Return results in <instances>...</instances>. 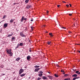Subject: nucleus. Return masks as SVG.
Segmentation results:
<instances>
[{
	"label": "nucleus",
	"instance_id": "obj_1",
	"mask_svg": "<svg viewBox=\"0 0 80 80\" xmlns=\"http://www.w3.org/2000/svg\"><path fill=\"white\" fill-rule=\"evenodd\" d=\"M6 51L8 54H9L10 57H12L13 56V53L12 52V51L7 50Z\"/></svg>",
	"mask_w": 80,
	"mask_h": 80
},
{
	"label": "nucleus",
	"instance_id": "obj_2",
	"mask_svg": "<svg viewBox=\"0 0 80 80\" xmlns=\"http://www.w3.org/2000/svg\"><path fill=\"white\" fill-rule=\"evenodd\" d=\"M27 18H24V16H22L21 20V22H23V20H27Z\"/></svg>",
	"mask_w": 80,
	"mask_h": 80
},
{
	"label": "nucleus",
	"instance_id": "obj_3",
	"mask_svg": "<svg viewBox=\"0 0 80 80\" xmlns=\"http://www.w3.org/2000/svg\"><path fill=\"white\" fill-rule=\"evenodd\" d=\"M23 71H24V70H23V69H20L19 71V74L20 75V74H21L23 72Z\"/></svg>",
	"mask_w": 80,
	"mask_h": 80
},
{
	"label": "nucleus",
	"instance_id": "obj_4",
	"mask_svg": "<svg viewBox=\"0 0 80 80\" xmlns=\"http://www.w3.org/2000/svg\"><path fill=\"white\" fill-rule=\"evenodd\" d=\"M20 35L22 36V37H25V35H24L23 33L22 32L20 33Z\"/></svg>",
	"mask_w": 80,
	"mask_h": 80
},
{
	"label": "nucleus",
	"instance_id": "obj_5",
	"mask_svg": "<svg viewBox=\"0 0 80 80\" xmlns=\"http://www.w3.org/2000/svg\"><path fill=\"white\" fill-rule=\"evenodd\" d=\"M32 8V6L30 5H27V6L26 7V8L28 9V8Z\"/></svg>",
	"mask_w": 80,
	"mask_h": 80
},
{
	"label": "nucleus",
	"instance_id": "obj_6",
	"mask_svg": "<svg viewBox=\"0 0 80 80\" xmlns=\"http://www.w3.org/2000/svg\"><path fill=\"white\" fill-rule=\"evenodd\" d=\"M48 77L50 79H51V80L53 79V77L52 76H48Z\"/></svg>",
	"mask_w": 80,
	"mask_h": 80
},
{
	"label": "nucleus",
	"instance_id": "obj_7",
	"mask_svg": "<svg viewBox=\"0 0 80 80\" xmlns=\"http://www.w3.org/2000/svg\"><path fill=\"white\" fill-rule=\"evenodd\" d=\"M40 69V68H36L34 70V71L35 72H38Z\"/></svg>",
	"mask_w": 80,
	"mask_h": 80
},
{
	"label": "nucleus",
	"instance_id": "obj_8",
	"mask_svg": "<svg viewBox=\"0 0 80 80\" xmlns=\"http://www.w3.org/2000/svg\"><path fill=\"white\" fill-rule=\"evenodd\" d=\"M31 58V57H30V56H28L27 57V60H30V59Z\"/></svg>",
	"mask_w": 80,
	"mask_h": 80
},
{
	"label": "nucleus",
	"instance_id": "obj_9",
	"mask_svg": "<svg viewBox=\"0 0 80 80\" xmlns=\"http://www.w3.org/2000/svg\"><path fill=\"white\" fill-rule=\"evenodd\" d=\"M42 78L44 79V80H46V79H47V78L46 77L42 76Z\"/></svg>",
	"mask_w": 80,
	"mask_h": 80
},
{
	"label": "nucleus",
	"instance_id": "obj_10",
	"mask_svg": "<svg viewBox=\"0 0 80 80\" xmlns=\"http://www.w3.org/2000/svg\"><path fill=\"white\" fill-rule=\"evenodd\" d=\"M78 78H79V77H75L73 78V80H75L76 79H78Z\"/></svg>",
	"mask_w": 80,
	"mask_h": 80
},
{
	"label": "nucleus",
	"instance_id": "obj_11",
	"mask_svg": "<svg viewBox=\"0 0 80 80\" xmlns=\"http://www.w3.org/2000/svg\"><path fill=\"white\" fill-rule=\"evenodd\" d=\"M8 26V24H7V23H5L4 24V26L5 27H7Z\"/></svg>",
	"mask_w": 80,
	"mask_h": 80
},
{
	"label": "nucleus",
	"instance_id": "obj_12",
	"mask_svg": "<svg viewBox=\"0 0 80 80\" xmlns=\"http://www.w3.org/2000/svg\"><path fill=\"white\" fill-rule=\"evenodd\" d=\"M20 60V58L19 57L18 58L16 59V61H18V60Z\"/></svg>",
	"mask_w": 80,
	"mask_h": 80
},
{
	"label": "nucleus",
	"instance_id": "obj_13",
	"mask_svg": "<svg viewBox=\"0 0 80 80\" xmlns=\"http://www.w3.org/2000/svg\"><path fill=\"white\" fill-rule=\"evenodd\" d=\"M77 74H74L72 76V77H77Z\"/></svg>",
	"mask_w": 80,
	"mask_h": 80
},
{
	"label": "nucleus",
	"instance_id": "obj_14",
	"mask_svg": "<svg viewBox=\"0 0 80 80\" xmlns=\"http://www.w3.org/2000/svg\"><path fill=\"white\" fill-rule=\"evenodd\" d=\"M43 76V74L42 73H39L38 74V76H39V77H42Z\"/></svg>",
	"mask_w": 80,
	"mask_h": 80
},
{
	"label": "nucleus",
	"instance_id": "obj_15",
	"mask_svg": "<svg viewBox=\"0 0 80 80\" xmlns=\"http://www.w3.org/2000/svg\"><path fill=\"white\" fill-rule=\"evenodd\" d=\"M52 42H47V44L48 45H50V44H51Z\"/></svg>",
	"mask_w": 80,
	"mask_h": 80
},
{
	"label": "nucleus",
	"instance_id": "obj_16",
	"mask_svg": "<svg viewBox=\"0 0 80 80\" xmlns=\"http://www.w3.org/2000/svg\"><path fill=\"white\" fill-rule=\"evenodd\" d=\"M20 46V44H18L17 45V47H16V48H18V47Z\"/></svg>",
	"mask_w": 80,
	"mask_h": 80
},
{
	"label": "nucleus",
	"instance_id": "obj_17",
	"mask_svg": "<svg viewBox=\"0 0 80 80\" xmlns=\"http://www.w3.org/2000/svg\"><path fill=\"white\" fill-rule=\"evenodd\" d=\"M40 66L36 65L34 66V68H39Z\"/></svg>",
	"mask_w": 80,
	"mask_h": 80
},
{
	"label": "nucleus",
	"instance_id": "obj_18",
	"mask_svg": "<svg viewBox=\"0 0 80 80\" xmlns=\"http://www.w3.org/2000/svg\"><path fill=\"white\" fill-rule=\"evenodd\" d=\"M25 75H26V74H22L20 75V77H23V76H25Z\"/></svg>",
	"mask_w": 80,
	"mask_h": 80
},
{
	"label": "nucleus",
	"instance_id": "obj_19",
	"mask_svg": "<svg viewBox=\"0 0 80 80\" xmlns=\"http://www.w3.org/2000/svg\"><path fill=\"white\" fill-rule=\"evenodd\" d=\"M49 35H51V37H53V35H52V33H51V32H50L49 33Z\"/></svg>",
	"mask_w": 80,
	"mask_h": 80
},
{
	"label": "nucleus",
	"instance_id": "obj_20",
	"mask_svg": "<svg viewBox=\"0 0 80 80\" xmlns=\"http://www.w3.org/2000/svg\"><path fill=\"white\" fill-rule=\"evenodd\" d=\"M13 34H9L8 36V37H11V36H12L13 35Z\"/></svg>",
	"mask_w": 80,
	"mask_h": 80
},
{
	"label": "nucleus",
	"instance_id": "obj_21",
	"mask_svg": "<svg viewBox=\"0 0 80 80\" xmlns=\"http://www.w3.org/2000/svg\"><path fill=\"white\" fill-rule=\"evenodd\" d=\"M19 45H20V46H23V43L22 42H21L20 43Z\"/></svg>",
	"mask_w": 80,
	"mask_h": 80
},
{
	"label": "nucleus",
	"instance_id": "obj_22",
	"mask_svg": "<svg viewBox=\"0 0 80 80\" xmlns=\"http://www.w3.org/2000/svg\"><path fill=\"white\" fill-rule=\"evenodd\" d=\"M29 1V0H26V1H25V2L26 3H28Z\"/></svg>",
	"mask_w": 80,
	"mask_h": 80
},
{
	"label": "nucleus",
	"instance_id": "obj_23",
	"mask_svg": "<svg viewBox=\"0 0 80 80\" xmlns=\"http://www.w3.org/2000/svg\"><path fill=\"white\" fill-rule=\"evenodd\" d=\"M70 80V78H65L64 80Z\"/></svg>",
	"mask_w": 80,
	"mask_h": 80
},
{
	"label": "nucleus",
	"instance_id": "obj_24",
	"mask_svg": "<svg viewBox=\"0 0 80 80\" xmlns=\"http://www.w3.org/2000/svg\"><path fill=\"white\" fill-rule=\"evenodd\" d=\"M15 37H12V40H15Z\"/></svg>",
	"mask_w": 80,
	"mask_h": 80
},
{
	"label": "nucleus",
	"instance_id": "obj_25",
	"mask_svg": "<svg viewBox=\"0 0 80 80\" xmlns=\"http://www.w3.org/2000/svg\"><path fill=\"white\" fill-rule=\"evenodd\" d=\"M31 28L32 30L33 31V27L32 26H31Z\"/></svg>",
	"mask_w": 80,
	"mask_h": 80
},
{
	"label": "nucleus",
	"instance_id": "obj_26",
	"mask_svg": "<svg viewBox=\"0 0 80 80\" xmlns=\"http://www.w3.org/2000/svg\"><path fill=\"white\" fill-rule=\"evenodd\" d=\"M10 23H12L13 22V19H11L10 21Z\"/></svg>",
	"mask_w": 80,
	"mask_h": 80
},
{
	"label": "nucleus",
	"instance_id": "obj_27",
	"mask_svg": "<svg viewBox=\"0 0 80 80\" xmlns=\"http://www.w3.org/2000/svg\"><path fill=\"white\" fill-rule=\"evenodd\" d=\"M33 48H30L29 49V50H33Z\"/></svg>",
	"mask_w": 80,
	"mask_h": 80
},
{
	"label": "nucleus",
	"instance_id": "obj_28",
	"mask_svg": "<svg viewBox=\"0 0 80 80\" xmlns=\"http://www.w3.org/2000/svg\"><path fill=\"white\" fill-rule=\"evenodd\" d=\"M41 79H42V78L39 77H38V80H41Z\"/></svg>",
	"mask_w": 80,
	"mask_h": 80
},
{
	"label": "nucleus",
	"instance_id": "obj_29",
	"mask_svg": "<svg viewBox=\"0 0 80 80\" xmlns=\"http://www.w3.org/2000/svg\"><path fill=\"white\" fill-rule=\"evenodd\" d=\"M79 72V71H77L75 72L76 73H78Z\"/></svg>",
	"mask_w": 80,
	"mask_h": 80
},
{
	"label": "nucleus",
	"instance_id": "obj_30",
	"mask_svg": "<svg viewBox=\"0 0 80 80\" xmlns=\"http://www.w3.org/2000/svg\"><path fill=\"white\" fill-rule=\"evenodd\" d=\"M55 76L56 77H58V76L57 75V74H55Z\"/></svg>",
	"mask_w": 80,
	"mask_h": 80
},
{
	"label": "nucleus",
	"instance_id": "obj_31",
	"mask_svg": "<svg viewBox=\"0 0 80 80\" xmlns=\"http://www.w3.org/2000/svg\"><path fill=\"white\" fill-rule=\"evenodd\" d=\"M31 22H33V19L32 18H31Z\"/></svg>",
	"mask_w": 80,
	"mask_h": 80
},
{
	"label": "nucleus",
	"instance_id": "obj_32",
	"mask_svg": "<svg viewBox=\"0 0 80 80\" xmlns=\"http://www.w3.org/2000/svg\"><path fill=\"white\" fill-rule=\"evenodd\" d=\"M64 70H63L62 69L61 70V72H64Z\"/></svg>",
	"mask_w": 80,
	"mask_h": 80
},
{
	"label": "nucleus",
	"instance_id": "obj_33",
	"mask_svg": "<svg viewBox=\"0 0 80 80\" xmlns=\"http://www.w3.org/2000/svg\"><path fill=\"white\" fill-rule=\"evenodd\" d=\"M39 73H43V72H42V71H41L39 72Z\"/></svg>",
	"mask_w": 80,
	"mask_h": 80
},
{
	"label": "nucleus",
	"instance_id": "obj_34",
	"mask_svg": "<svg viewBox=\"0 0 80 80\" xmlns=\"http://www.w3.org/2000/svg\"><path fill=\"white\" fill-rule=\"evenodd\" d=\"M60 5H57L58 7H60Z\"/></svg>",
	"mask_w": 80,
	"mask_h": 80
},
{
	"label": "nucleus",
	"instance_id": "obj_35",
	"mask_svg": "<svg viewBox=\"0 0 80 80\" xmlns=\"http://www.w3.org/2000/svg\"><path fill=\"white\" fill-rule=\"evenodd\" d=\"M66 6H67V7H69V5H66Z\"/></svg>",
	"mask_w": 80,
	"mask_h": 80
},
{
	"label": "nucleus",
	"instance_id": "obj_36",
	"mask_svg": "<svg viewBox=\"0 0 80 80\" xmlns=\"http://www.w3.org/2000/svg\"><path fill=\"white\" fill-rule=\"evenodd\" d=\"M68 33H72V32L71 31H69Z\"/></svg>",
	"mask_w": 80,
	"mask_h": 80
},
{
	"label": "nucleus",
	"instance_id": "obj_37",
	"mask_svg": "<svg viewBox=\"0 0 80 80\" xmlns=\"http://www.w3.org/2000/svg\"><path fill=\"white\" fill-rule=\"evenodd\" d=\"M69 16H72V14H69Z\"/></svg>",
	"mask_w": 80,
	"mask_h": 80
},
{
	"label": "nucleus",
	"instance_id": "obj_38",
	"mask_svg": "<svg viewBox=\"0 0 80 80\" xmlns=\"http://www.w3.org/2000/svg\"><path fill=\"white\" fill-rule=\"evenodd\" d=\"M3 18H5V16H4L3 17Z\"/></svg>",
	"mask_w": 80,
	"mask_h": 80
},
{
	"label": "nucleus",
	"instance_id": "obj_39",
	"mask_svg": "<svg viewBox=\"0 0 80 80\" xmlns=\"http://www.w3.org/2000/svg\"><path fill=\"white\" fill-rule=\"evenodd\" d=\"M65 77H67V74H65Z\"/></svg>",
	"mask_w": 80,
	"mask_h": 80
},
{
	"label": "nucleus",
	"instance_id": "obj_40",
	"mask_svg": "<svg viewBox=\"0 0 80 80\" xmlns=\"http://www.w3.org/2000/svg\"><path fill=\"white\" fill-rule=\"evenodd\" d=\"M69 5L70 6V7H72V5L70 4H69Z\"/></svg>",
	"mask_w": 80,
	"mask_h": 80
},
{
	"label": "nucleus",
	"instance_id": "obj_41",
	"mask_svg": "<svg viewBox=\"0 0 80 80\" xmlns=\"http://www.w3.org/2000/svg\"><path fill=\"white\" fill-rule=\"evenodd\" d=\"M47 13H48V12H49V11H48V10H47Z\"/></svg>",
	"mask_w": 80,
	"mask_h": 80
},
{
	"label": "nucleus",
	"instance_id": "obj_42",
	"mask_svg": "<svg viewBox=\"0 0 80 80\" xmlns=\"http://www.w3.org/2000/svg\"><path fill=\"white\" fill-rule=\"evenodd\" d=\"M62 28H64V29H65V28H64L63 27H62Z\"/></svg>",
	"mask_w": 80,
	"mask_h": 80
},
{
	"label": "nucleus",
	"instance_id": "obj_43",
	"mask_svg": "<svg viewBox=\"0 0 80 80\" xmlns=\"http://www.w3.org/2000/svg\"><path fill=\"white\" fill-rule=\"evenodd\" d=\"M78 75H79L80 74V72H78Z\"/></svg>",
	"mask_w": 80,
	"mask_h": 80
},
{
	"label": "nucleus",
	"instance_id": "obj_44",
	"mask_svg": "<svg viewBox=\"0 0 80 80\" xmlns=\"http://www.w3.org/2000/svg\"><path fill=\"white\" fill-rule=\"evenodd\" d=\"M62 2L63 3H66V2H65V1H62Z\"/></svg>",
	"mask_w": 80,
	"mask_h": 80
},
{
	"label": "nucleus",
	"instance_id": "obj_45",
	"mask_svg": "<svg viewBox=\"0 0 80 80\" xmlns=\"http://www.w3.org/2000/svg\"><path fill=\"white\" fill-rule=\"evenodd\" d=\"M16 4H17V3H14V5H16Z\"/></svg>",
	"mask_w": 80,
	"mask_h": 80
},
{
	"label": "nucleus",
	"instance_id": "obj_46",
	"mask_svg": "<svg viewBox=\"0 0 80 80\" xmlns=\"http://www.w3.org/2000/svg\"><path fill=\"white\" fill-rule=\"evenodd\" d=\"M76 45H80V44H77Z\"/></svg>",
	"mask_w": 80,
	"mask_h": 80
},
{
	"label": "nucleus",
	"instance_id": "obj_47",
	"mask_svg": "<svg viewBox=\"0 0 80 80\" xmlns=\"http://www.w3.org/2000/svg\"><path fill=\"white\" fill-rule=\"evenodd\" d=\"M43 27H45V25H44Z\"/></svg>",
	"mask_w": 80,
	"mask_h": 80
},
{
	"label": "nucleus",
	"instance_id": "obj_48",
	"mask_svg": "<svg viewBox=\"0 0 80 80\" xmlns=\"http://www.w3.org/2000/svg\"><path fill=\"white\" fill-rule=\"evenodd\" d=\"M31 51H32V50H29L30 52H31Z\"/></svg>",
	"mask_w": 80,
	"mask_h": 80
},
{
	"label": "nucleus",
	"instance_id": "obj_49",
	"mask_svg": "<svg viewBox=\"0 0 80 80\" xmlns=\"http://www.w3.org/2000/svg\"><path fill=\"white\" fill-rule=\"evenodd\" d=\"M78 52H79V53H80V51H78Z\"/></svg>",
	"mask_w": 80,
	"mask_h": 80
},
{
	"label": "nucleus",
	"instance_id": "obj_50",
	"mask_svg": "<svg viewBox=\"0 0 80 80\" xmlns=\"http://www.w3.org/2000/svg\"><path fill=\"white\" fill-rule=\"evenodd\" d=\"M30 78H31V77H29V78L30 79Z\"/></svg>",
	"mask_w": 80,
	"mask_h": 80
},
{
	"label": "nucleus",
	"instance_id": "obj_51",
	"mask_svg": "<svg viewBox=\"0 0 80 80\" xmlns=\"http://www.w3.org/2000/svg\"><path fill=\"white\" fill-rule=\"evenodd\" d=\"M46 33H48V32L46 31Z\"/></svg>",
	"mask_w": 80,
	"mask_h": 80
},
{
	"label": "nucleus",
	"instance_id": "obj_52",
	"mask_svg": "<svg viewBox=\"0 0 80 80\" xmlns=\"http://www.w3.org/2000/svg\"><path fill=\"white\" fill-rule=\"evenodd\" d=\"M6 70H10V69H7Z\"/></svg>",
	"mask_w": 80,
	"mask_h": 80
},
{
	"label": "nucleus",
	"instance_id": "obj_53",
	"mask_svg": "<svg viewBox=\"0 0 80 80\" xmlns=\"http://www.w3.org/2000/svg\"><path fill=\"white\" fill-rule=\"evenodd\" d=\"M5 74H3V75H5Z\"/></svg>",
	"mask_w": 80,
	"mask_h": 80
},
{
	"label": "nucleus",
	"instance_id": "obj_54",
	"mask_svg": "<svg viewBox=\"0 0 80 80\" xmlns=\"http://www.w3.org/2000/svg\"><path fill=\"white\" fill-rule=\"evenodd\" d=\"M48 73H50V72H48Z\"/></svg>",
	"mask_w": 80,
	"mask_h": 80
},
{
	"label": "nucleus",
	"instance_id": "obj_55",
	"mask_svg": "<svg viewBox=\"0 0 80 80\" xmlns=\"http://www.w3.org/2000/svg\"><path fill=\"white\" fill-rule=\"evenodd\" d=\"M57 66H58V67H59V65H58Z\"/></svg>",
	"mask_w": 80,
	"mask_h": 80
},
{
	"label": "nucleus",
	"instance_id": "obj_56",
	"mask_svg": "<svg viewBox=\"0 0 80 80\" xmlns=\"http://www.w3.org/2000/svg\"><path fill=\"white\" fill-rule=\"evenodd\" d=\"M8 50V49H7V50Z\"/></svg>",
	"mask_w": 80,
	"mask_h": 80
},
{
	"label": "nucleus",
	"instance_id": "obj_57",
	"mask_svg": "<svg viewBox=\"0 0 80 80\" xmlns=\"http://www.w3.org/2000/svg\"><path fill=\"white\" fill-rule=\"evenodd\" d=\"M0 23H1V22H0Z\"/></svg>",
	"mask_w": 80,
	"mask_h": 80
},
{
	"label": "nucleus",
	"instance_id": "obj_58",
	"mask_svg": "<svg viewBox=\"0 0 80 80\" xmlns=\"http://www.w3.org/2000/svg\"><path fill=\"white\" fill-rule=\"evenodd\" d=\"M10 50H11V49H10Z\"/></svg>",
	"mask_w": 80,
	"mask_h": 80
},
{
	"label": "nucleus",
	"instance_id": "obj_59",
	"mask_svg": "<svg viewBox=\"0 0 80 80\" xmlns=\"http://www.w3.org/2000/svg\"><path fill=\"white\" fill-rule=\"evenodd\" d=\"M74 25L75 26V24H74Z\"/></svg>",
	"mask_w": 80,
	"mask_h": 80
}]
</instances>
